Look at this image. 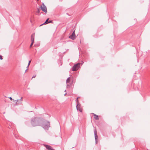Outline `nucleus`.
<instances>
[{"mask_svg":"<svg viewBox=\"0 0 150 150\" xmlns=\"http://www.w3.org/2000/svg\"><path fill=\"white\" fill-rule=\"evenodd\" d=\"M42 121V118L38 117L33 118L31 121V123L33 126L40 125Z\"/></svg>","mask_w":150,"mask_h":150,"instance_id":"f257e3e1","label":"nucleus"},{"mask_svg":"<svg viewBox=\"0 0 150 150\" xmlns=\"http://www.w3.org/2000/svg\"><path fill=\"white\" fill-rule=\"evenodd\" d=\"M45 129H47L50 127V122L42 118V121L41 122L40 125Z\"/></svg>","mask_w":150,"mask_h":150,"instance_id":"f03ea898","label":"nucleus"},{"mask_svg":"<svg viewBox=\"0 0 150 150\" xmlns=\"http://www.w3.org/2000/svg\"><path fill=\"white\" fill-rule=\"evenodd\" d=\"M80 63H78L74 65L71 69V70L73 71H76L80 67Z\"/></svg>","mask_w":150,"mask_h":150,"instance_id":"7ed1b4c3","label":"nucleus"},{"mask_svg":"<svg viewBox=\"0 0 150 150\" xmlns=\"http://www.w3.org/2000/svg\"><path fill=\"white\" fill-rule=\"evenodd\" d=\"M73 83V81H72L71 82H70V77L68 78L67 80H66V83L67 85V87H68V86L69 87L71 86Z\"/></svg>","mask_w":150,"mask_h":150,"instance_id":"20e7f679","label":"nucleus"},{"mask_svg":"<svg viewBox=\"0 0 150 150\" xmlns=\"http://www.w3.org/2000/svg\"><path fill=\"white\" fill-rule=\"evenodd\" d=\"M34 37H35V33H33L31 35V43L30 45V47H31L34 42Z\"/></svg>","mask_w":150,"mask_h":150,"instance_id":"39448f33","label":"nucleus"},{"mask_svg":"<svg viewBox=\"0 0 150 150\" xmlns=\"http://www.w3.org/2000/svg\"><path fill=\"white\" fill-rule=\"evenodd\" d=\"M76 36L75 35V30L72 33V34L69 36V38L72 40H74L76 38Z\"/></svg>","mask_w":150,"mask_h":150,"instance_id":"423d86ee","label":"nucleus"},{"mask_svg":"<svg viewBox=\"0 0 150 150\" xmlns=\"http://www.w3.org/2000/svg\"><path fill=\"white\" fill-rule=\"evenodd\" d=\"M80 105L79 104V103H78L76 106V109L77 110H79L80 112H81L82 111V110L80 108Z\"/></svg>","mask_w":150,"mask_h":150,"instance_id":"0eeeda50","label":"nucleus"},{"mask_svg":"<svg viewBox=\"0 0 150 150\" xmlns=\"http://www.w3.org/2000/svg\"><path fill=\"white\" fill-rule=\"evenodd\" d=\"M94 136H95V138L96 140V143H97V139L98 138V136L97 134V131L96 130V129H95L94 131Z\"/></svg>","mask_w":150,"mask_h":150,"instance_id":"6e6552de","label":"nucleus"},{"mask_svg":"<svg viewBox=\"0 0 150 150\" xmlns=\"http://www.w3.org/2000/svg\"><path fill=\"white\" fill-rule=\"evenodd\" d=\"M44 146L48 150H51L52 149V147L50 145L45 144Z\"/></svg>","mask_w":150,"mask_h":150,"instance_id":"1a4fd4ad","label":"nucleus"},{"mask_svg":"<svg viewBox=\"0 0 150 150\" xmlns=\"http://www.w3.org/2000/svg\"><path fill=\"white\" fill-rule=\"evenodd\" d=\"M40 8L41 9H47L46 6H45V4L42 3V5L41 6Z\"/></svg>","mask_w":150,"mask_h":150,"instance_id":"9d476101","label":"nucleus"},{"mask_svg":"<svg viewBox=\"0 0 150 150\" xmlns=\"http://www.w3.org/2000/svg\"><path fill=\"white\" fill-rule=\"evenodd\" d=\"M92 114L94 116V118L95 120H99L98 116L97 115H96V114L93 113Z\"/></svg>","mask_w":150,"mask_h":150,"instance_id":"9b49d317","label":"nucleus"},{"mask_svg":"<svg viewBox=\"0 0 150 150\" xmlns=\"http://www.w3.org/2000/svg\"><path fill=\"white\" fill-rule=\"evenodd\" d=\"M42 13V12L40 13V10H37V11L35 12V14L38 15H40V14Z\"/></svg>","mask_w":150,"mask_h":150,"instance_id":"f8f14e48","label":"nucleus"},{"mask_svg":"<svg viewBox=\"0 0 150 150\" xmlns=\"http://www.w3.org/2000/svg\"><path fill=\"white\" fill-rule=\"evenodd\" d=\"M49 19V18H48L42 24L40 25V26L42 25H45V24L48 23H48Z\"/></svg>","mask_w":150,"mask_h":150,"instance_id":"ddd939ff","label":"nucleus"},{"mask_svg":"<svg viewBox=\"0 0 150 150\" xmlns=\"http://www.w3.org/2000/svg\"><path fill=\"white\" fill-rule=\"evenodd\" d=\"M19 101V100H16V105H19V104H21V103H19V102H18Z\"/></svg>","mask_w":150,"mask_h":150,"instance_id":"4468645a","label":"nucleus"},{"mask_svg":"<svg viewBox=\"0 0 150 150\" xmlns=\"http://www.w3.org/2000/svg\"><path fill=\"white\" fill-rule=\"evenodd\" d=\"M79 98V97H78L76 100V105L78 103H79V102L78 101V99Z\"/></svg>","mask_w":150,"mask_h":150,"instance_id":"2eb2a0df","label":"nucleus"},{"mask_svg":"<svg viewBox=\"0 0 150 150\" xmlns=\"http://www.w3.org/2000/svg\"><path fill=\"white\" fill-rule=\"evenodd\" d=\"M9 99H10L11 100H14V101H16V100H14L11 97H9Z\"/></svg>","mask_w":150,"mask_h":150,"instance_id":"dca6fc26","label":"nucleus"},{"mask_svg":"<svg viewBox=\"0 0 150 150\" xmlns=\"http://www.w3.org/2000/svg\"><path fill=\"white\" fill-rule=\"evenodd\" d=\"M22 98H23V97H22L20 99H19V101H20L21 102L23 100Z\"/></svg>","mask_w":150,"mask_h":150,"instance_id":"f3484780","label":"nucleus"},{"mask_svg":"<svg viewBox=\"0 0 150 150\" xmlns=\"http://www.w3.org/2000/svg\"><path fill=\"white\" fill-rule=\"evenodd\" d=\"M42 11L44 12L45 13H47V10H42Z\"/></svg>","mask_w":150,"mask_h":150,"instance_id":"a211bd4d","label":"nucleus"},{"mask_svg":"<svg viewBox=\"0 0 150 150\" xmlns=\"http://www.w3.org/2000/svg\"><path fill=\"white\" fill-rule=\"evenodd\" d=\"M49 23H52L53 21H50L48 22Z\"/></svg>","mask_w":150,"mask_h":150,"instance_id":"6ab92c4d","label":"nucleus"},{"mask_svg":"<svg viewBox=\"0 0 150 150\" xmlns=\"http://www.w3.org/2000/svg\"><path fill=\"white\" fill-rule=\"evenodd\" d=\"M3 59V58L2 57V56L0 55V59L2 60Z\"/></svg>","mask_w":150,"mask_h":150,"instance_id":"aec40b11","label":"nucleus"},{"mask_svg":"<svg viewBox=\"0 0 150 150\" xmlns=\"http://www.w3.org/2000/svg\"><path fill=\"white\" fill-rule=\"evenodd\" d=\"M36 75L33 76L32 77V78H35V77H36Z\"/></svg>","mask_w":150,"mask_h":150,"instance_id":"412c9836","label":"nucleus"},{"mask_svg":"<svg viewBox=\"0 0 150 150\" xmlns=\"http://www.w3.org/2000/svg\"><path fill=\"white\" fill-rule=\"evenodd\" d=\"M31 62V60H30V61H29V62H28V63H29V64H30V63Z\"/></svg>","mask_w":150,"mask_h":150,"instance_id":"4be33fe9","label":"nucleus"},{"mask_svg":"<svg viewBox=\"0 0 150 150\" xmlns=\"http://www.w3.org/2000/svg\"><path fill=\"white\" fill-rule=\"evenodd\" d=\"M67 15H68V16H70V15L68 13H67Z\"/></svg>","mask_w":150,"mask_h":150,"instance_id":"5701e85b","label":"nucleus"},{"mask_svg":"<svg viewBox=\"0 0 150 150\" xmlns=\"http://www.w3.org/2000/svg\"><path fill=\"white\" fill-rule=\"evenodd\" d=\"M30 64L28 63V66H29Z\"/></svg>","mask_w":150,"mask_h":150,"instance_id":"b1692460","label":"nucleus"},{"mask_svg":"<svg viewBox=\"0 0 150 150\" xmlns=\"http://www.w3.org/2000/svg\"><path fill=\"white\" fill-rule=\"evenodd\" d=\"M28 70V69H27L26 70H25V73L27 71V70Z\"/></svg>","mask_w":150,"mask_h":150,"instance_id":"393cba45","label":"nucleus"},{"mask_svg":"<svg viewBox=\"0 0 150 150\" xmlns=\"http://www.w3.org/2000/svg\"><path fill=\"white\" fill-rule=\"evenodd\" d=\"M28 67H29V66H28H28H27V68H28Z\"/></svg>","mask_w":150,"mask_h":150,"instance_id":"a878e982","label":"nucleus"},{"mask_svg":"<svg viewBox=\"0 0 150 150\" xmlns=\"http://www.w3.org/2000/svg\"><path fill=\"white\" fill-rule=\"evenodd\" d=\"M66 94V93H65V94H64V96H65Z\"/></svg>","mask_w":150,"mask_h":150,"instance_id":"bb28decb","label":"nucleus"},{"mask_svg":"<svg viewBox=\"0 0 150 150\" xmlns=\"http://www.w3.org/2000/svg\"><path fill=\"white\" fill-rule=\"evenodd\" d=\"M64 91L66 92V90H65Z\"/></svg>","mask_w":150,"mask_h":150,"instance_id":"cd10ccee","label":"nucleus"}]
</instances>
